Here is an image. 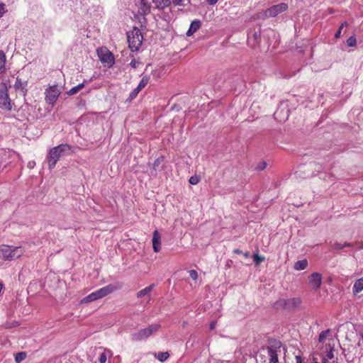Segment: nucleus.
<instances>
[{"instance_id": "f257e3e1", "label": "nucleus", "mask_w": 363, "mask_h": 363, "mask_svg": "<svg viewBox=\"0 0 363 363\" xmlns=\"http://www.w3.org/2000/svg\"><path fill=\"white\" fill-rule=\"evenodd\" d=\"M127 39L129 48L132 52L139 50L143 40V36L139 28L134 27L132 30L128 31Z\"/></svg>"}, {"instance_id": "f03ea898", "label": "nucleus", "mask_w": 363, "mask_h": 363, "mask_svg": "<svg viewBox=\"0 0 363 363\" xmlns=\"http://www.w3.org/2000/svg\"><path fill=\"white\" fill-rule=\"evenodd\" d=\"M69 150H70V147L67 144H61L52 148L47 157L49 169H53L62 154Z\"/></svg>"}, {"instance_id": "7ed1b4c3", "label": "nucleus", "mask_w": 363, "mask_h": 363, "mask_svg": "<svg viewBox=\"0 0 363 363\" xmlns=\"http://www.w3.org/2000/svg\"><path fill=\"white\" fill-rule=\"evenodd\" d=\"M23 254L21 247H13L3 245L0 247V259L3 260H13L19 258Z\"/></svg>"}, {"instance_id": "20e7f679", "label": "nucleus", "mask_w": 363, "mask_h": 363, "mask_svg": "<svg viewBox=\"0 0 363 363\" xmlns=\"http://www.w3.org/2000/svg\"><path fill=\"white\" fill-rule=\"evenodd\" d=\"M161 325L159 323H154L149 325L147 328H143L139 331L131 334V340L133 341H141L146 340L151 336L153 333L159 330Z\"/></svg>"}, {"instance_id": "39448f33", "label": "nucleus", "mask_w": 363, "mask_h": 363, "mask_svg": "<svg viewBox=\"0 0 363 363\" xmlns=\"http://www.w3.org/2000/svg\"><path fill=\"white\" fill-rule=\"evenodd\" d=\"M97 54L101 62L107 67H111L114 65V56L106 47L98 48Z\"/></svg>"}, {"instance_id": "423d86ee", "label": "nucleus", "mask_w": 363, "mask_h": 363, "mask_svg": "<svg viewBox=\"0 0 363 363\" xmlns=\"http://www.w3.org/2000/svg\"><path fill=\"white\" fill-rule=\"evenodd\" d=\"M61 91L57 85L50 86L45 90V101L48 104L53 105L58 99Z\"/></svg>"}, {"instance_id": "0eeeda50", "label": "nucleus", "mask_w": 363, "mask_h": 363, "mask_svg": "<svg viewBox=\"0 0 363 363\" xmlns=\"http://www.w3.org/2000/svg\"><path fill=\"white\" fill-rule=\"evenodd\" d=\"M288 9V4L286 3H281L277 5H274L270 8L267 9L264 12L265 17H275L278 14L286 11Z\"/></svg>"}, {"instance_id": "6e6552de", "label": "nucleus", "mask_w": 363, "mask_h": 363, "mask_svg": "<svg viewBox=\"0 0 363 363\" xmlns=\"http://www.w3.org/2000/svg\"><path fill=\"white\" fill-rule=\"evenodd\" d=\"M322 275L318 272H313L308 277V285L314 291L320 289L322 284Z\"/></svg>"}, {"instance_id": "1a4fd4ad", "label": "nucleus", "mask_w": 363, "mask_h": 363, "mask_svg": "<svg viewBox=\"0 0 363 363\" xmlns=\"http://www.w3.org/2000/svg\"><path fill=\"white\" fill-rule=\"evenodd\" d=\"M10 106L7 87L5 83L0 84V107L7 108Z\"/></svg>"}, {"instance_id": "9d476101", "label": "nucleus", "mask_w": 363, "mask_h": 363, "mask_svg": "<svg viewBox=\"0 0 363 363\" xmlns=\"http://www.w3.org/2000/svg\"><path fill=\"white\" fill-rule=\"evenodd\" d=\"M138 7V13L141 15H147L150 11L151 5L147 0H135Z\"/></svg>"}, {"instance_id": "9b49d317", "label": "nucleus", "mask_w": 363, "mask_h": 363, "mask_svg": "<svg viewBox=\"0 0 363 363\" xmlns=\"http://www.w3.org/2000/svg\"><path fill=\"white\" fill-rule=\"evenodd\" d=\"M183 0H152L158 9H164L171 5L172 2L174 5H181Z\"/></svg>"}, {"instance_id": "f8f14e48", "label": "nucleus", "mask_w": 363, "mask_h": 363, "mask_svg": "<svg viewBox=\"0 0 363 363\" xmlns=\"http://www.w3.org/2000/svg\"><path fill=\"white\" fill-rule=\"evenodd\" d=\"M117 289V287L114 286L113 284H108L106 286H104L98 290H96V293L98 295L99 298H101L111 293H113L114 291Z\"/></svg>"}, {"instance_id": "ddd939ff", "label": "nucleus", "mask_w": 363, "mask_h": 363, "mask_svg": "<svg viewBox=\"0 0 363 363\" xmlns=\"http://www.w3.org/2000/svg\"><path fill=\"white\" fill-rule=\"evenodd\" d=\"M152 248L155 252H158L161 250V237L157 230L153 232L152 235Z\"/></svg>"}, {"instance_id": "4468645a", "label": "nucleus", "mask_w": 363, "mask_h": 363, "mask_svg": "<svg viewBox=\"0 0 363 363\" xmlns=\"http://www.w3.org/2000/svg\"><path fill=\"white\" fill-rule=\"evenodd\" d=\"M26 85H27L26 82H22V80L19 77H17L16 79V82L14 84V88L16 90L20 91L23 94H25L26 91Z\"/></svg>"}, {"instance_id": "2eb2a0df", "label": "nucleus", "mask_w": 363, "mask_h": 363, "mask_svg": "<svg viewBox=\"0 0 363 363\" xmlns=\"http://www.w3.org/2000/svg\"><path fill=\"white\" fill-rule=\"evenodd\" d=\"M201 26V21L199 20L193 21L190 25V27L189 30L186 32V35L191 36L196 31L199 30V28Z\"/></svg>"}, {"instance_id": "dca6fc26", "label": "nucleus", "mask_w": 363, "mask_h": 363, "mask_svg": "<svg viewBox=\"0 0 363 363\" xmlns=\"http://www.w3.org/2000/svg\"><path fill=\"white\" fill-rule=\"evenodd\" d=\"M260 37V32L259 31H250L248 33V43L249 44H251L252 45H254L256 43L258 38Z\"/></svg>"}, {"instance_id": "f3484780", "label": "nucleus", "mask_w": 363, "mask_h": 363, "mask_svg": "<svg viewBox=\"0 0 363 363\" xmlns=\"http://www.w3.org/2000/svg\"><path fill=\"white\" fill-rule=\"evenodd\" d=\"M352 290L354 294H357L363 291V277L355 281Z\"/></svg>"}, {"instance_id": "a211bd4d", "label": "nucleus", "mask_w": 363, "mask_h": 363, "mask_svg": "<svg viewBox=\"0 0 363 363\" xmlns=\"http://www.w3.org/2000/svg\"><path fill=\"white\" fill-rule=\"evenodd\" d=\"M267 352H268V355L269 357V362L270 363H277L278 362V354H277V350L272 347H268Z\"/></svg>"}, {"instance_id": "6ab92c4d", "label": "nucleus", "mask_w": 363, "mask_h": 363, "mask_svg": "<svg viewBox=\"0 0 363 363\" xmlns=\"http://www.w3.org/2000/svg\"><path fill=\"white\" fill-rule=\"evenodd\" d=\"M6 58L5 53L0 50V74L5 73L6 72Z\"/></svg>"}, {"instance_id": "aec40b11", "label": "nucleus", "mask_w": 363, "mask_h": 363, "mask_svg": "<svg viewBox=\"0 0 363 363\" xmlns=\"http://www.w3.org/2000/svg\"><path fill=\"white\" fill-rule=\"evenodd\" d=\"M283 111H284V110H282V109L277 110L274 113V116L275 119L278 120L280 122L286 121L289 116L288 110L285 111L284 116L283 117H281L280 114Z\"/></svg>"}, {"instance_id": "412c9836", "label": "nucleus", "mask_w": 363, "mask_h": 363, "mask_svg": "<svg viewBox=\"0 0 363 363\" xmlns=\"http://www.w3.org/2000/svg\"><path fill=\"white\" fill-rule=\"evenodd\" d=\"M155 286V284H151L149 286H147L145 288H144L143 289L139 291L138 293H137V298H142L147 294H149L151 291L153 289Z\"/></svg>"}, {"instance_id": "4be33fe9", "label": "nucleus", "mask_w": 363, "mask_h": 363, "mask_svg": "<svg viewBox=\"0 0 363 363\" xmlns=\"http://www.w3.org/2000/svg\"><path fill=\"white\" fill-rule=\"evenodd\" d=\"M308 266V261L306 259H302L297 261L294 264V269L300 271L305 269Z\"/></svg>"}, {"instance_id": "5701e85b", "label": "nucleus", "mask_w": 363, "mask_h": 363, "mask_svg": "<svg viewBox=\"0 0 363 363\" xmlns=\"http://www.w3.org/2000/svg\"><path fill=\"white\" fill-rule=\"evenodd\" d=\"M352 244L350 242H345L344 243L335 242L332 245V248L334 250H342L345 247H352Z\"/></svg>"}, {"instance_id": "b1692460", "label": "nucleus", "mask_w": 363, "mask_h": 363, "mask_svg": "<svg viewBox=\"0 0 363 363\" xmlns=\"http://www.w3.org/2000/svg\"><path fill=\"white\" fill-rule=\"evenodd\" d=\"M155 357L161 362L166 361L169 357V354L167 352H160L155 354Z\"/></svg>"}, {"instance_id": "393cba45", "label": "nucleus", "mask_w": 363, "mask_h": 363, "mask_svg": "<svg viewBox=\"0 0 363 363\" xmlns=\"http://www.w3.org/2000/svg\"><path fill=\"white\" fill-rule=\"evenodd\" d=\"M149 80H150L149 77H147V76L143 77V78L141 79L140 82H139V84L137 86L138 89H140L141 91L148 84Z\"/></svg>"}, {"instance_id": "a878e982", "label": "nucleus", "mask_w": 363, "mask_h": 363, "mask_svg": "<svg viewBox=\"0 0 363 363\" xmlns=\"http://www.w3.org/2000/svg\"><path fill=\"white\" fill-rule=\"evenodd\" d=\"M26 357V353L21 352H18L15 356V361L16 363H20L21 361L24 360Z\"/></svg>"}, {"instance_id": "bb28decb", "label": "nucleus", "mask_w": 363, "mask_h": 363, "mask_svg": "<svg viewBox=\"0 0 363 363\" xmlns=\"http://www.w3.org/2000/svg\"><path fill=\"white\" fill-rule=\"evenodd\" d=\"M356 43H357V40H356V38L354 36H350L347 40V45L349 47H354V46L356 45Z\"/></svg>"}, {"instance_id": "cd10ccee", "label": "nucleus", "mask_w": 363, "mask_h": 363, "mask_svg": "<svg viewBox=\"0 0 363 363\" xmlns=\"http://www.w3.org/2000/svg\"><path fill=\"white\" fill-rule=\"evenodd\" d=\"M329 333H330V330H326L322 331L319 335V342H324V340H325V338Z\"/></svg>"}, {"instance_id": "c85d7f7f", "label": "nucleus", "mask_w": 363, "mask_h": 363, "mask_svg": "<svg viewBox=\"0 0 363 363\" xmlns=\"http://www.w3.org/2000/svg\"><path fill=\"white\" fill-rule=\"evenodd\" d=\"M95 300L94 299L92 295L90 294L89 295L85 296L84 298H83L81 301V303H89V302H91V301H94Z\"/></svg>"}, {"instance_id": "c756f323", "label": "nucleus", "mask_w": 363, "mask_h": 363, "mask_svg": "<svg viewBox=\"0 0 363 363\" xmlns=\"http://www.w3.org/2000/svg\"><path fill=\"white\" fill-rule=\"evenodd\" d=\"M140 89H138V88L136 87L135 89H134L131 91V93H130V95H129L128 99H129L130 100H133V99H135V98L138 96V94H139V92H140Z\"/></svg>"}, {"instance_id": "7c9ffc66", "label": "nucleus", "mask_w": 363, "mask_h": 363, "mask_svg": "<svg viewBox=\"0 0 363 363\" xmlns=\"http://www.w3.org/2000/svg\"><path fill=\"white\" fill-rule=\"evenodd\" d=\"M253 258H254V262H255V264H257V265L259 264L261 262L264 261V257H260L257 254L254 255Z\"/></svg>"}, {"instance_id": "2f4dec72", "label": "nucleus", "mask_w": 363, "mask_h": 363, "mask_svg": "<svg viewBox=\"0 0 363 363\" xmlns=\"http://www.w3.org/2000/svg\"><path fill=\"white\" fill-rule=\"evenodd\" d=\"M200 179L198 177L196 176H192L190 177L189 182L192 185H196L199 182Z\"/></svg>"}, {"instance_id": "473e14b6", "label": "nucleus", "mask_w": 363, "mask_h": 363, "mask_svg": "<svg viewBox=\"0 0 363 363\" xmlns=\"http://www.w3.org/2000/svg\"><path fill=\"white\" fill-rule=\"evenodd\" d=\"M189 277L193 279V280H197L198 279V274L196 272V270L194 269H191L189 270Z\"/></svg>"}, {"instance_id": "72a5a7b5", "label": "nucleus", "mask_w": 363, "mask_h": 363, "mask_svg": "<svg viewBox=\"0 0 363 363\" xmlns=\"http://www.w3.org/2000/svg\"><path fill=\"white\" fill-rule=\"evenodd\" d=\"M6 11V5L4 3L0 2V18H1L4 16Z\"/></svg>"}, {"instance_id": "f704fd0d", "label": "nucleus", "mask_w": 363, "mask_h": 363, "mask_svg": "<svg viewBox=\"0 0 363 363\" xmlns=\"http://www.w3.org/2000/svg\"><path fill=\"white\" fill-rule=\"evenodd\" d=\"M140 62L136 60L135 59H133L130 63V65L131 67L135 69L138 67V65H140Z\"/></svg>"}, {"instance_id": "c9c22d12", "label": "nucleus", "mask_w": 363, "mask_h": 363, "mask_svg": "<svg viewBox=\"0 0 363 363\" xmlns=\"http://www.w3.org/2000/svg\"><path fill=\"white\" fill-rule=\"evenodd\" d=\"M79 91V89L76 86H74L72 87V89H70L68 91V94L69 95H74L75 94H77V92Z\"/></svg>"}, {"instance_id": "e433bc0d", "label": "nucleus", "mask_w": 363, "mask_h": 363, "mask_svg": "<svg viewBox=\"0 0 363 363\" xmlns=\"http://www.w3.org/2000/svg\"><path fill=\"white\" fill-rule=\"evenodd\" d=\"M313 361V363H330L325 357L322 358L321 362H318L316 358H314Z\"/></svg>"}, {"instance_id": "4c0bfd02", "label": "nucleus", "mask_w": 363, "mask_h": 363, "mask_svg": "<svg viewBox=\"0 0 363 363\" xmlns=\"http://www.w3.org/2000/svg\"><path fill=\"white\" fill-rule=\"evenodd\" d=\"M327 357L330 359H333L334 357V355H333V352L332 350H330L328 354H327Z\"/></svg>"}, {"instance_id": "58836bf2", "label": "nucleus", "mask_w": 363, "mask_h": 363, "mask_svg": "<svg viewBox=\"0 0 363 363\" xmlns=\"http://www.w3.org/2000/svg\"><path fill=\"white\" fill-rule=\"evenodd\" d=\"M219 0H206V2L208 5H214L216 4Z\"/></svg>"}, {"instance_id": "ea45409f", "label": "nucleus", "mask_w": 363, "mask_h": 363, "mask_svg": "<svg viewBox=\"0 0 363 363\" xmlns=\"http://www.w3.org/2000/svg\"><path fill=\"white\" fill-rule=\"evenodd\" d=\"M341 32H342V29L339 28L335 34V38H339L341 36Z\"/></svg>"}, {"instance_id": "a19ab883", "label": "nucleus", "mask_w": 363, "mask_h": 363, "mask_svg": "<svg viewBox=\"0 0 363 363\" xmlns=\"http://www.w3.org/2000/svg\"><path fill=\"white\" fill-rule=\"evenodd\" d=\"M91 294L92 295V296H93V298H94V299L95 301H96V300L99 299V297H98V295H97V293H96V291H94V292H92Z\"/></svg>"}, {"instance_id": "79ce46f5", "label": "nucleus", "mask_w": 363, "mask_h": 363, "mask_svg": "<svg viewBox=\"0 0 363 363\" xmlns=\"http://www.w3.org/2000/svg\"><path fill=\"white\" fill-rule=\"evenodd\" d=\"M347 26H348L347 22L345 21V22L342 23V24L340 25L339 28L342 29L343 28L347 27Z\"/></svg>"}, {"instance_id": "37998d69", "label": "nucleus", "mask_w": 363, "mask_h": 363, "mask_svg": "<svg viewBox=\"0 0 363 363\" xmlns=\"http://www.w3.org/2000/svg\"><path fill=\"white\" fill-rule=\"evenodd\" d=\"M216 322H211L210 323V329L213 330L216 328Z\"/></svg>"}, {"instance_id": "c03bdc74", "label": "nucleus", "mask_w": 363, "mask_h": 363, "mask_svg": "<svg viewBox=\"0 0 363 363\" xmlns=\"http://www.w3.org/2000/svg\"><path fill=\"white\" fill-rule=\"evenodd\" d=\"M296 363H302V359L300 356H296Z\"/></svg>"}, {"instance_id": "a18cd8bd", "label": "nucleus", "mask_w": 363, "mask_h": 363, "mask_svg": "<svg viewBox=\"0 0 363 363\" xmlns=\"http://www.w3.org/2000/svg\"><path fill=\"white\" fill-rule=\"evenodd\" d=\"M84 86V83H81V84H78V85L77 86V87L78 88L79 91L80 89H82Z\"/></svg>"}, {"instance_id": "49530a36", "label": "nucleus", "mask_w": 363, "mask_h": 363, "mask_svg": "<svg viewBox=\"0 0 363 363\" xmlns=\"http://www.w3.org/2000/svg\"><path fill=\"white\" fill-rule=\"evenodd\" d=\"M34 164H35V162H30L28 163V165H29V167H33Z\"/></svg>"}, {"instance_id": "de8ad7c7", "label": "nucleus", "mask_w": 363, "mask_h": 363, "mask_svg": "<svg viewBox=\"0 0 363 363\" xmlns=\"http://www.w3.org/2000/svg\"><path fill=\"white\" fill-rule=\"evenodd\" d=\"M234 252L236 253V254H241L242 253V251L240 250H234Z\"/></svg>"}, {"instance_id": "09e8293b", "label": "nucleus", "mask_w": 363, "mask_h": 363, "mask_svg": "<svg viewBox=\"0 0 363 363\" xmlns=\"http://www.w3.org/2000/svg\"><path fill=\"white\" fill-rule=\"evenodd\" d=\"M266 167V163H263V164L262 165V167H260V169H264Z\"/></svg>"}, {"instance_id": "8fccbe9b", "label": "nucleus", "mask_w": 363, "mask_h": 363, "mask_svg": "<svg viewBox=\"0 0 363 363\" xmlns=\"http://www.w3.org/2000/svg\"><path fill=\"white\" fill-rule=\"evenodd\" d=\"M2 289H3V284L0 283V294L1 293Z\"/></svg>"}, {"instance_id": "3c124183", "label": "nucleus", "mask_w": 363, "mask_h": 363, "mask_svg": "<svg viewBox=\"0 0 363 363\" xmlns=\"http://www.w3.org/2000/svg\"><path fill=\"white\" fill-rule=\"evenodd\" d=\"M294 301L296 303H299L301 302L299 298H296Z\"/></svg>"}]
</instances>
